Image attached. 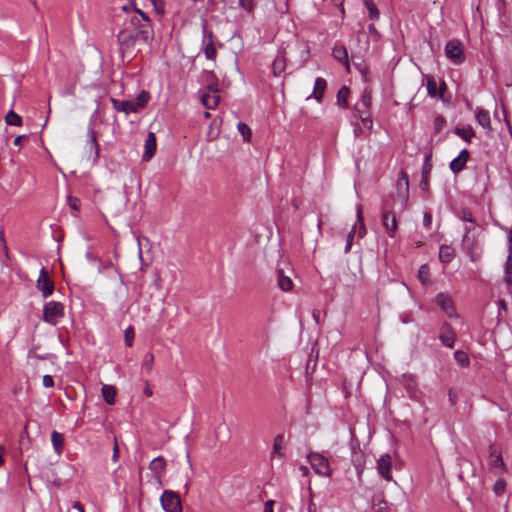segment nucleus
I'll return each mask as SVG.
<instances>
[{
    "mask_svg": "<svg viewBox=\"0 0 512 512\" xmlns=\"http://www.w3.org/2000/svg\"><path fill=\"white\" fill-rule=\"evenodd\" d=\"M165 467H166V461L162 456H158V457L154 458L149 463V469L155 475V477L159 480L162 478V476L164 474Z\"/></svg>",
    "mask_w": 512,
    "mask_h": 512,
    "instance_id": "412c9836",
    "label": "nucleus"
},
{
    "mask_svg": "<svg viewBox=\"0 0 512 512\" xmlns=\"http://www.w3.org/2000/svg\"><path fill=\"white\" fill-rule=\"evenodd\" d=\"M51 442L55 449V451L60 454L63 450L64 445V435L60 432L53 431L51 433Z\"/></svg>",
    "mask_w": 512,
    "mask_h": 512,
    "instance_id": "473e14b6",
    "label": "nucleus"
},
{
    "mask_svg": "<svg viewBox=\"0 0 512 512\" xmlns=\"http://www.w3.org/2000/svg\"><path fill=\"white\" fill-rule=\"evenodd\" d=\"M73 509H76L78 512H85L84 507L81 503L75 502L72 506Z\"/></svg>",
    "mask_w": 512,
    "mask_h": 512,
    "instance_id": "338daca9",
    "label": "nucleus"
},
{
    "mask_svg": "<svg viewBox=\"0 0 512 512\" xmlns=\"http://www.w3.org/2000/svg\"><path fill=\"white\" fill-rule=\"evenodd\" d=\"M431 171H432L431 155L427 154L425 156L424 163H423V166H422L421 180H420V183H419V187L423 191H428L429 190V179H430Z\"/></svg>",
    "mask_w": 512,
    "mask_h": 512,
    "instance_id": "4468645a",
    "label": "nucleus"
},
{
    "mask_svg": "<svg viewBox=\"0 0 512 512\" xmlns=\"http://www.w3.org/2000/svg\"><path fill=\"white\" fill-rule=\"evenodd\" d=\"M202 28V51L206 59L215 60L217 57V48L215 46V35L211 30H208V25L206 20H203L201 23Z\"/></svg>",
    "mask_w": 512,
    "mask_h": 512,
    "instance_id": "7ed1b4c3",
    "label": "nucleus"
},
{
    "mask_svg": "<svg viewBox=\"0 0 512 512\" xmlns=\"http://www.w3.org/2000/svg\"><path fill=\"white\" fill-rule=\"evenodd\" d=\"M459 218L464 222H468L471 224L475 223V218L473 217L472 213L469 210H463L459 214Z\"/></svg>",
    "mask_w": 512,
    "mask_h": 512,
    "instance_id": "603ef678",
    "label": "nucleus"
},
{
    "mask_svg": "<svg viewBox=\"0 0 512 512\" xmlns=\"http://www.w3.org/2000/svg\"><path fill=\"white\" fill-rule=\"evenodd\" d=\"M154 363V355L152 353H147L144 357V361L142 364L143 369H145L148 373L152 371Z\"/></svg>",
    "mask_w": 512,
    "mask_h": 512,
    "instance_id": "49530a36",
    "label": "nucleus"
},
{
    "mask_svg": "<svg viewBox=\"0 0 512 512\" xmlns=\"http://www.w3.org/2000/svg\"><path fill=\"white\" fill-rule=\"evenodd\" d=\"M397 187H398L399 193H401V190L404 189V193L408 194L409 179H408V175L403 170L400 172V176L397 180Z\"/></svg>",
    "mask_w": 512,
    "mask_h": 512,
    "instance_id": "ea45409f",
    "label": "nucleus"
},
{
    "mask_svg": "<svg viewBox=\"0 0 512 512\" xmlns=\"http://www.w3.org/2000/svg\"><path fill=\"white\" fill-rule=\"evenodd\" d=\"M479 236L480 234H467L462 237V250L472 262L479 261L483 253Z\"/></svg>",
    "mask_w": 512,
    "mask_h": 512,
    "instance_id": "f03ea898",
    "label": "nucleus"
},
{
    "mask_svg": "<svg viewBox=\"0 0 512 512\" xmlns=\"http://www.w3.org/2000/svg\"><path fill=\"white\" fill-rule=\"evenodd\" d=\"M436 303L448 317H454L456 315V309L454 307L451 297L444 293H439L436 296Z\"/></svg>",
    "mask_w": 512,
    "mask_h": 512,
    "instance_id": "ddd939ff",
    "label": "nucleus"
},
{
    "mask_svg": "<svg viewBox=\"0 0 512 512\" xmlns=\"http://www.w3.org/2000/svg\"><path fill=\"white\" fill-rule=\"evenodd\" d=\"M43 386L45 388H51L54 386V380H53V377L51 375H44L43 376Z\"/></svg>",
    "mask_w": 512,
    "mask_h": 512,
    "instance_id": "13d9d810",
    "label": "nucleus"
},
{
    "mask_svg": "<svg viewBox=\"0 0 512 512\" xmlns=\"http://www.w3.org/2000/svg\"><path fill=\"white\" fill-rule=\"evenodd\" d=\"M355 232H356V229L355 227H353L351 229V231L348 233L347 235V238H346V245H345V248H344V252L345 253H348L350 252L351 250V247H352V243H353V239H354V235H355Z\"/></svg>",
    "mask_w": 512,
    "mask_h": 512,
    "instance_id": "3c124183",
    "label": "nucleus"
},
{
    "mask_svg": "<svg viewBox=\"0 0 512 512\" xmlns=\"http://www.w3.org/2000/svg\"><path fill=\"white\" fill-rule=\"evenodd\" d=\"M150 99V94L147 91L142 90L136 97L135 100H132L134 107L136 108V113L144 108Z\"/></svg>",
    "mask_w": 512,
    "mask_h": 512,
    "instance_id": "7c9ffc66",
    "label": "nucleus"
},
{
    "mask_svg": "<svg viewBox=\"0 0 512 512\" xmlns=\"http://www.w3.org/2000/svg\"><path fill=\"white\" fill-rule=\"evenodd\" d=\"M284 435L278 434L273 441V455L283 456Z\"/></svg>",
    "mask_w": 512,
    "mask_h": 512,
    "instance_id": "e433bc0d",
    "label": "nucleus"
},
{
    "mask_svg": "<svg viewBox=\"0 0 512 512\" xmlns=\"http://www.w3.org/2000/svg\"><path fill=\"white\" fill-rule=\"evenodd\" d=\"M431 224H432V215H431V213L430 212H424V215H423V225H424V227H426L427 229H430Z\"/></svg>",
    "mask_w": 512,
    "mask_h": 512,
    "instance_id": "4d7b16f0",
    "label": "nucleus"
},
{
    "mask_svg": "<svg viewBox=\"0 0 512 512\" xmlns=\"http://www.w3.org/2000/svg\"><path fill=\"white\" fill-rule=\"evenodd\" d=\"M387 504L386 502H379L373 506V512H386Z\"/></svg>",
    "mask_w": 512,
    "mask_h": 512,
    "instance_id": "052dcab7",
    "label": "nucleus"
},
{
    "mask_svg": "<svg viewBox=\"0 0 512 512\" xmlns=\"http://www.w3.org/2000/svg\"><path fill=\"white\" fill-rule=\"evenodd\" d=\"M101 392H102L104 401L108 405H113L115 403L116 388L114 386L104 384L101 388Z\"/></svg>",
    "mask_w": 512,
    "mask_h": 512,
    "instance_id": "cd10ccee",
    "label": "nucleus"
},
{
    "mask_svg": "<svg viewBox=\"0 0 512 512\" xmlns=\"http://www.w3.org/2000/svg\"><path fill=\"white\" fill-rule=\"evenodd\" d=\"M124 339H125V343L128 347H131L133 345L134 329L132 326H129L128 328H126V330L124 332Z\"/></svg>",
    "mask_w": 512,
    "mask_h": 512,
    "instance_id": "8fccbe9b",
    "label": "nucleus"
},
{
    "mask_svg": "<svg viewBox=\"0 0 512 512\" xmlns=\"http://www.w3.org/2000/svg\"><path fill=\"white\" fill-rule=\"evenodd\" d=\"M277 284L282 291H289L293 287L292 279L282 269L277 270Z\"/></svg>",
    "mask_w": 512,
    "mask_h": 512,
    "instance_id": "a878e982",
    "label": "nucleus"
},
{
    "mask_svg": "<svg viewBox=\"0 0 512 512\" xmlns=\"http://www.w3.org/2000/svg\"><path fill=\"white\" fill-rule=\"evenodd\" d=\"M382 223H383V226H384L385 230L387 231L388 235L390 237H393L394 233L396 232V230L398 228V223H397L395 215L391 214L387 210H383Z\"/></svg>",
    "mask_w": 512,
    "mask_h": 512,
    "instance_id": "f3484780",
    "label": "nucleus"
},
{
    "mask_svg": "<svg viewBox=\"0 0 512 512\" xmlns=\"http://www.w3.org/2000/svg\"><path fill=\"white\" fill-rule=\"evenodd\" d=\"M110 101L113 105V108L117 111L124 112L126 115H129L130 113H136V108L134 107L132 100L119 101L115 98H111Z\"/></svg>",
    "mask_w": 512,
    "mask_h": 512,
    "instance_id": "4be33fe9",
    "label": "nucleus"
},
{
    "mask_svg": "<svg viewBox=\"0 0 512 512\" xmlns=\"http://www.w3.org/2000/svg\"><path fill=\"white\" fill-rule=\"evenodd\" d=\"M418 279L424 285L431 283L430 268L427 264H423L420 266L418 270Z\"/></svg>",
    "mask_w": 512,
    "mask_h": 512,
    "instance_id": "c9c22d12",
    "label": "nucleus"
},
{
    "mask_svg": "<svg viewBox=\"0 0 512 512\" xmlns=\"http://www.w3.org/2000/svg\"><path fill=\"white\" fill-rule=\"evenodd\" d=\"M454 358H455L456 362L459 365H461L462 367H467L470 363L467 353L462 350H457L454 353Z\"/></svg>",
    "mask_w": 512,
    "mask_h": 512,
    "instance_id": "79ce46f5",
    "label": "nucleus"
},
{
    "mask_svg": "<svg viewBox=\"0 0 512 512\" xmlns=\"http://www.w3.org/2000/svg\"><path fill=\"white\" fill-rule=\"evenodd\" d=\"M67 202H68V205L70 206V208H72L73 210H76V211H79V199L76 198V197H72V196H68L67 197Z\"/></svg>",
    "mask_w": 512,
    "mask_h": 512,
    "instance_id": "5fc2aeb1",
    "label": "nucleus"
},
{
    "mask_svg": "<svg viewBox=\"0 0 512 512\" xmlns=\"http://www.w3.org/2000/svg\"><path fill=\"white\" fill-rule=\"evenodd\" d=\"M504 282L507 284V286L512 285V274H504Z\"/></svg>",
    "mask_w": 512,
    "mask_h": 512,
    "instance_id": "774afa93",
    "label": "nucleus"
},
{
    "mask_svg": "<svg viewBox=\"0 0 512 512\" xmlns=\"http://www.w3.org/2000/svg\"><path fill=\"white\" fill-rule=\"evenodd\" d=\"M349 94H350V90L346 86H342L338 90L336 100H337V104L339 107L347 108V105H348L347 99H348Z\"/></svg>",
    "mask_w": 512,
    "mask_h": 512,
    "instance_id": "72a5a7b5",
    "label": "nucleus"
},
{
    "mask_svg": "<svg viewBox=\"0 0 512 512\" xmlns=\"http://www.w3.org/2000/svg\"><path fill=\"white\" fill-rule=\"evenodd\" d=\"M454 133L457 136H459L460 138H462L464 141H466L467 143H470L471 139L475 136V132L471 126L462 127V128L456 127L454 129Z\"/></svg>",
    "mask_w": 512,
    "mask_h": 512,
    "instance_id": "c756f323",
    "label": "nucleus"
},
{
    "mask_svg": "<svg viewBox=\"0 0 512 512\" xmlns=\"http://www.w3.org/2000/svg\"><path fill=\"white\" fill-rule=\"evenodd\" d=\"M332 55L337 61L344 64L346 68L349 69L348 51L345 46H334L332 49Z\"/></svg>",
    "mask_w": 512,
    "mask_h": 512,
    "instance_id": "b1692460",
    "label": "nucleus"
},
{
    "mask_svg": "<svg viewBox=\"0 0 512 512\" xmlns=\"http://www.w3.org/2000/svg\"><path fill=\"white\" fill-rule=\"evenodd\" d=\"M153 39V27L145 26L144 29L122 28L117 34V40L122 54H132L137 43L148 44Z\"/></svg>",
    "mask_w": 512,
    "mask_h": 512,
    "instance_id": "f257e3e1",
    "label": "nucleus"
},
{
    "mask_svg": "<svg viewBox=\"0 0 512 512\" xmlns=\"http://www.w3.org/2000/svg\"><path fill=\"white\" fill-rule=\"evenodd\" d=\"M5 121L10 126H21L22 125L21 116L13 110H10L7 113V115L5 116Z\"/></svg>",
    "mask_w": 512,
    "mask_h": 512,
    "instance_id": "58836bf2",
    "label": "nucleus"
},
{
    "mask_svg": "<svg viewBox=\"0 0 512 512\" xmlns=\"http://www.w3.org/2000/svg\"><path fill=\"white\" fill-rule=\"evenodd\" d=\"M327 86V82L322 77H317L314 83V89L312 95L308 96L306 99L309 100L312 97L315 98L318 102L322 101L325 89Z\"/></svg>",
    "mask_w": 512,
    "mask_h": 512,
    "instance_id": "5701e85b",
    "label": "nucleus"
},
{
    "mask_svg": "<svg viewBox=\"0 0 512 512\" xmlns=\"http://www.w3.org/2000/svg\"><path fill=\"white\" fill-rule=\"evenodd\" d=\"M36 287L41 291L44 298L49 297L54 291V282L49 277L48 271L42 267L36 282Z\"/></svg>",
    "mask_w": 512,
    "mask_h": 512,
    "instance_id": "1a4fd4ad",
    "label": "nucleus"
},
{
    "mask_svg": "<svg viewBox=\"0 0 512 512\" xmlns=\"http://www.w3.org/2000/svg\"><path fill=\"white\" fill-rule=\"evenodd\" d=\"M351 451V461L355 467L358 478H360L365 467L364 453L361 451L358 444L354 443H351Z\"/></svg>",
    "mask_w": 512,
    "mask_h": 512,
    "instance_id": "9d476101",
    "label": "nucleus"
},
{
    "mask_svg": "<svg viewBox=\"0 0 512 512\" xmlns=\"http://www.w3.org/2000/svg\"><path fill=\"white\" fill-rule=\"evenodd\" d=\"M364 6L367 8L369 13V18L372 21H377L380 17V12L377 9L373 0H363Z\"/></svg>",
    "mask_w": 512,
    "mask_h": 512,
    "instance_id": "f704fd0d",
    "label": "nucleus"
},
{
    "mask_svg": "<svg viewBox=\"0 0 512 512\" xmlns=\"http://www.w3.org/2000/svg\"><path fill=\"white\" fill-rule=\"evenodd\" d=\"M490 456L492 458L490 462L491 469H500L501 472L506 471V465L503 461L502 455L499 451H497L495 445L491 444L490 447Z\"/></svg>",
    "mask_w": 512,
    "mask_h": 512,
    "instance_id": "aec40b11",
    "label": "nucleus"
},
{
    "mask_svg": "<svg viewBox=\"0 0 512 512\" xmlns=\"http://www.w3.org/2000/svg\"><path fill=\"white\" fill-rule=\"evenodd\" d=\"M285 50L280 49L272 63V71L274 76H279L286 69V55Z\"/></svg>",
    "mask_w": 512,
    "mask_h": 512,
    "instance_id": "6ab92c4d",
    "label": "nucleus"
},
{
    "mask_svg": "<svg viewBox=\"0 0 512 512\" xmlns=\"http://www.w3.org/2000/svg\"><path fill=\"white\" fill-rule=\"evenodd\" d=\"M469 156H470L469 151L467 149H463L459 153V155L450 162L449 167H450L451 171L454 174H458L459 172H461L464 169V167L469 159Z\"/></svg>",
    "mask_w": 512,
    "mask_h": 512,
    "instance_id": "dca6fc26",
    "label": "nucleus"
},
{
    "mask_svg": "<svg viewBox=\"0 0 512 512\" xmlns=\"http://www.w3.org/2000/svg\"><path fill=\"white\" fill-rule=\"evenodd\" d=\"M133 7H136L133 2H128L127 4H124L121 9L123 12L126 13V16L129 14H133Z\"/></svg>",
    "mask_w": 512,
    "mask_h": 512,
    "instance_id": "bf43d9fd",
    "label": "nucleus"
},
{
    "mask_svg": "<svg viewBox=\"0 0 512 512\" xmlns=\"http://www.w3.org/2000/svg\"><path fill=\"white\" fill-rule=\"evenodd\" d=\"M427 93L431 97H436L438 95V89L436 81L433 78H429L427 81Z\"/></svg>",
    "mask_w": 512,
    "mask_h": 512,
    "instance_id": "de8ad7c7",
    "label": "nucleus"
},
{
    "mask_svg": "<svg viewBox=\"0 0 512 512\" xmlns=\"http://www.w3.org/2000/svg\"><path fill=\"white\" fill-rule=\"evenodd\" d=\"M157 148L156 136L153 132H149L144 143V153L142 155V160L145 162L150 161L155 155Z\"/></svg>",
    "mask_w": 512,
    "mask_h": 512,
    "instance_id": "2eb2a0df",
    "label": "nucleus"
},
{
    "mask_svg": "<svg viewBox=\"0 0 512 512\" xmlns=\"http://www.w3.org/2000/svg\"><path fill=\"white\" fill-rule=\"evenodd\" d=\"M372 103V89L367 86L363 90L362 96H361V104L363 107L368 110Z\"/></svg>",
    "mask_w": 512,
    "mask_h": 512,
    "instance_id": "a19ab883",
    "label": "nucleus"
},
{
    "mask_svg": "<svg viewBox=\"0 0 512 512\" xmlns=\"http://www.w3.org/2000/svg\"><path fill=\"white\" fill-rule=\"evenodd\" d=\"M445 54L456 65L465 60L462 43L459 40L448 41L445 46Z\"/></svg>",
    "mask_w": 512,
    "mask_h": 512,
    "instance_id": "0eeeda50",
    "label": "nucleus"
},
{
    "mask_svg": "<svg viewBox=\"0 0 512 512\" xmlns=\"http://www.w3.org/2000/svg\"><path fill=\"white\" fill-rule=\"evenodd\" d=\"M360 72H361V75H362V80L365 83H369L371 81V77H370V74H369L368 70L367 69H361Z\"/></svg>",
    "mask_w": 512,
    "mask_h": 512,
    "instance_id": "e2e57ef3",
    "label": "nucleus"
},
{
    "mask_svg": "<svg viewBox=\"0 0 512 512\" xmlns=\"http://www.w3.org/2000/svg\"><path fill=\"white\" fill-rule=\"evenodd\" d=\"M446 119L442 115H438L434 119V132L437 134L446 126Z\"/></svg>",
    "mask_w": 512,
    "mask_h": 512,
    "instance_id": "a18cd8bd",
    "label": "nucleus"
},
{
    "mask_svg": "<svg viewBox=\"0 0 512 512\" xmlns=\"http://www.w3.org/2000/svg\"><path fill=\"white\" fill-rule=\"evenodd\" d=\"M237 129L239 131V133L242 135L244 141H249L251 139V129L249 128V126L243 122H239L237 124Z\"/></svg>",
    "mask_w": 512,
    "mask_h": 512,
    "instance_id": "37998d69",
    "label": "nucleus"
},
{
    "mask_svg": "<svg viewBox=\"0 0 512 512\" xmlns=\"http://www.w3.org/2000/svg\"><path fill=\"white\" fill-rule=\"evenodd\" d=\"M457 336L452 326L445 322L440 328L439 339L442 344L448 348H452Z\"/></svg>",
    "mask_w": 512,
    "mask_h": 512,
    "instance_id": "f8f14e48",
    "label": "nucleus"
},
{
    "mask_svg": "<svg viewBox=\"0 0 512 512\" xmlns=\"http://www.w3.org/2000/svg\"><path fill=\"white\" fill-rule=\"evenodd\" d=\"M506 489V481L503 478L496 480L493 490L496 495H502Z\"/></svg>",
    "mask_w": 512,
    "mask_h": 512,
    "instance_id": "09e8293b",
    "label": "nucleus"
},
{
    "mask_svg": "<svg viewBox=\"0 0 512 512\" xmlns=\"http://www.w3.org/2000/svg\"><path fill=\"white\" fill-rule=\"evenodd\" d=\"M201 101L203 105L208 109H214L217 107L220 101V96L218 94V91H214L213 93H207L203 94L201 96Z\"/></svg>",
    "mask_w": 512,
    "mask_h": 512,
    "instance_id": "393cba45",
    "label": "nucleus"
},
{
    "mask_svg": "<svg viewBox=\"0 0 512 512\" xmlns=\"http://www.w3.org/2000/svg\"><path fill=\"white\" fill-rule=\"evenodd\" d=\"M454 258V249L448 245H442L439 249V260L442 263L448 264Z\"/></svg>",
    "mask_w": 512,
    "mask_h": 512,
    "instance_id": "c85d7f7f",
    "label": "nucleus"
},
{
    "mask_svg": "<svg viewBox=\"0 0 512 512\" xmlns=\"http://www.w3.org/2000/svg\"><path fill=\"white\" fill-rule=\"evenodd\" d=\"M391 468H392V458L389 454H384L377 460L378 473L386 481H392V479H393L392 474H391Z\"/></svg>",
    "mask_w": 512,
    "mask_h": 512,
    "instance_id": "9b49d317",
    "label": "nucleus"
},
{
    "mask_svg": "<svg viewBox=\"0 0 512 512\" xmlns=\"http://www.w3.org/2000/svg\"><path fill=\"white\" fill-rule=\"evenodd\" d=\"M64 316V305L61 302L49 301L43 307V321L56 325L58 319Z\"/></svg>",
    "mask_w": 512,
    "mask_h": 512,
    "instance_id": "39448f33",
    "label": "nucleus"
},
{
    "mask_svg": "<svg viewBox=\"0 0 512 512\" xmlns=\"http://www.w3.org/2000/svg\"><path fill=\"white\" fill-rule=\"evenodd\" d=\"M473 235V234H480V232L476 229V222L471 224H467L464 227V235Z\"/></svg>",
    "mask_w": 512,
    "mask_h": 512,
    "instance_id": "864d4df0",
    "label": "nucleus"
},
{
    "mask_svg": "<svg viewBox=\"0 0 512 512\" xmlns=\"http://www.w3.org/2000/svg\"><path fill=\"white\" fill-rule=\"evenodd\" d=\"M460 466V472H459V478L462 480L468 479V478H476V469L471 461L462 458L459 462Z\"/></svg>",
    "mask_w": 512,
    "mask_h": 512,
    "instance_id": "a211bd4d",
    "label": "nucleus"
},
{
    "mask_svg": "<svg viewBox=\"0 0 512 512\" xmlns=\"http://www.w3.org/2000/svg\"><path fill=\"white\" fill-rule=\"evenodd\" d=\"M476 121L479 125H481L483 128L491 129L490 126V114L487 110L480 109L476 113Z\"/></svg>",
    "mask_w": 512,
    "mask_h": 512,
    "instance_id": "2f4dec72",
    "label": "nucleus"
},
{
    "mask_svg": "<svg viewBox=\"0 0 512 512\" xmlns=\"http://www.w3.org/2000/svg\"><path fill=\"white\" fill-rule=\"evenodd\" d=\"M162 508L165 512H182V504L177 493L165 490L160 498Z\"/></svg>",
    "mask_w": 512,
    "mask_h": 512,
    "instance_id": "423d86ee",
    "label": "nucleus"
},
{
    "mask_svg": "<svg viewBox=\"0 0 512 512\" xmlns=\"http://www.w3.org/2000/svg\"><path fill=\"white\" fill-rule=\"evenodd\" d=\"M355 112L357 113V116L361 120L364 127L371 129L373 126V121L371 119L370 114L367 111H363L359 108L355 109Z\"/></svg>",
    "mask_w": 512,
    "mask_h": 512,
    "instance_id": "4c0bfd02",
    "label": "nucleus"
},
{
    "mask_svg": "<svg viewBox=\"0 0 512 512\" xmlns=\"http://www.w3.org/2000/svg\"><path fill=\"white\" fill-rule=\"evenodd\" d=\"M308 460L314 471L321 476H330L331 468L328 460L319 453H310Z\"/></svg>",
    "mask_w": 512,
    "mask_h": 512,
    "instance_id": "6e6552de",
    "label": "nucleus"
},
{
    "mask_svg": "<svg viewBox=\"0 0 512 512\" xmlns=\"http://www.w3.org/2000/svg\"><path fill=\"white\" fill-rule=\"evenodd\" d=\"M508 251L509 254H512V228L509 230L508 233Z\"/></svg>",
    "mask_w": 512,
    "mask_h": 512,
    "instance_id": "69168bd1",
    "label": "nucleus"
},
{
    "mask_svg": "<svg viewBox=\"0 0 512 512\" xmlns=\"http://www.w3.org/2000/svg\"><path fill=\"white\" fill-rule=\"evenodd\" d=\"M119 458V448H118V444H117V439L116 437L114 438V447H113V455H112V460L114 462H116Z\"/></svg>",
    "mask_w": 512,
    "mask_h": 512,
    "instance_id": "680f3d73",
    "label": "nucleus"
},
{
    "mask_svg": "<svg viewBox=\"0 0 512 512\" xmlns=\"http://www.w3.org/2000/svg\"><path fill=\"white\" fill-rule=\"evenodd\" d=\"M273 505H274L273 500L266 501L265 505H264V512H273Z\"/></svg>",
    "mask_w": 512,
    "mask_h": 512,
    "instance_id": "0e129e2a",
    "label": "nucleus"
},
{
    "mask_svg": "<svg viewBox=\"0 0 512 512\" xmlns=\"http://www.w3.org/2000/svg\"><path fill=\"white\" fill-rule=\"evenodd\" d=\"M88 135H89V141L87 143V146L91 151H93L94 159H98L99 157V144L97 142V136L96 132L93 128V126H89L88 128Z\"/></svg>",
    "mask_w": 512,
    "mask_h": 512,
    "instance_id": "bb28decb",
    "label": "nucleus"
},
{
    "mask_svg": "<svg viewBox=\"0 0 512 512\" xmlns=\"http://www.w3.org/2000/svg\"><path fill=\"white\" fill-rule=\"evenodd\" d=\"M238 5L249 14H252L254 12V9H255V1L254 0H239Z\"/></svg>",
    "mask_w": 512,
    "mask_h": 512,
    "instance_id": "c03bdc74",
    "label": "nucleus"
},
{
    "mask_svg": "<svg viewBox=\"0 0 512 512\" xmlns=\"http://www.w3.org/2000/svg\"><path fill=\"white\" fill-rule=\"evenodd\" d=\"M504 274H512V254H508L504 264Z\"/></svg>",
    "mask_w": 512,
    "mask_h": 512,
    "instance_id": "6e6d98bb",
    "label": "nucleus"
},
{
    "mask_svg": "<svg viewBox=\"0 0 512 512\" xmlns=\"http://www.w3.org/2000/svg\"><path fill=\"white\" fill-rule=\"evenodd\" d=\"M147 25L152 26L149 16L137 7H133V14L126 16L123 22V28L134 29L135 31L144 29Z\"/></svg>",
    "mask_w": 512,
    "mask_h": 512,
    "instance_id": "20e7f679",
    "label": "nucleus"
}]
</instances>
